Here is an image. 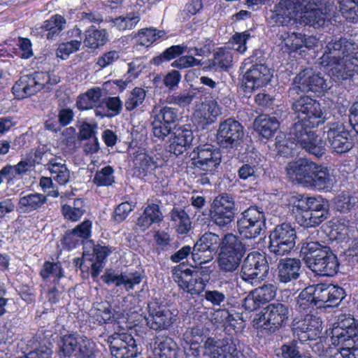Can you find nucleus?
Segmentation results:
<instances>
[{"label":"nucleus","instance_id":"obj_1","mask_svg":"<svg viewBox=\"0 0 358 358\" xmlns=\"http://www.w3.org/2000/svg\"><path fill=\"white\" fill-rule=\"evenodd\" d=\"M320 64L331 68V75L338 80L358 73V45L344 38L328 41Z\"/></svg>","mask_w":358,"mask_h":358},{"label":"nucleus","instance_id":"obj_2","mask_svg":"<svg viewBox=\"0 0 358 358\" xmlns=\"http://www.w3.org/2000/svg\"><path fill=\"white\" fill-rule=\"evenodd\" d=\"M343 288L334 285L317 284L306 287L296 298L299 316L313 314L315 308L336 306L344 297Z\"/></svg>","mask_w":358,"mask_h":358},{"label":"nucleus","instance_id":"obj_3","mask_svg":"<svg viewBox=\"0 0 358 358\" xmlns=\"http://www.w3.org/2000/svg\"><path fill=\"white\" fill-rule=\"evenodd\" d=\"M286 171L290 180L307 187L327 189L334 182V176L327 167L303 159L289 163Z\"/></svg>","mask_w":358,"mask_h":358},{"label":"nucleus","instance_id":"obj_4","mask_svg":"<svg viewBox=\"0 0 358 358\" xmlns=\"http://www.w3.org/2000/svg\"><path fill=\"white\" fill-rule=\"evenodd\" d=\"M300 255L307 266L318 275L333 276L338 271L337 257L330 248L312 241L310 237L302 240Z\"/></svg>","mask_w":358,"mask_h":358},{"label":"nucleus","instance_id":"obj_5","mask_svg":"<svg viewBox=\"0 0 358 358\" xmlns=\"http://www.w3.org/2000/svg\"><path fill=\"white\" fill-rule=\"evenodd\" d=\"M331 344L339 347L343 358H358V326L353 318H347L334 326L329 333Z\"/></svg>","mask_w":358,"mask_h":358},{"label":"nucleus","instance_id":"obj_6","mask_svg":"<svg viewBox=\"0 0 358 358\" xmlns=\"http://www.w3.org/2000/svg\"><path fill=\"white\" fill-rule=\"evenodd\" d=\"M294 121L289 128V139L296 141L311 155L317 157L323 155L325 152L324 143L315 130V128L320 124H313L308 121L301 120H294Z\"/></svg>","mask_w":358,"mask_h":358},{"label":"nucleus","instance_id":"obj_7","mask_svg":"<svg viewBox=\"0 0 358 358\" xmlns=\"http://www.w3.org/2000/svg\"><path fill=\"white\" fill-rule=\"evenodd\" d=\"M59 81L57 76L51 77L47 72H34L21 76L13 85V93L17 99H22L36 94L43 87L49 90V85H55Z\"/></svg>","mask_w":358,"mask_h":358},{"label":"nucleus","instance_id":"obj_8","mask_svg":"<svg viewBox=\"0 0 358 358\" xmlns=\"http://www.w3.org/2000/svg\"><path fill=\"white\" fill-rule=\"evenodd\" d=\"M289 315V307L282 303H272L256 314L253 322L257 328L268 333L275 332L285 326Z\"/></svg>","mask_w":358,"mask_h":358},{"label":"nucleus","instance_id":"obj_9","mask_svg":"<svg viewBox=\"0 0 358 358\" xmlns=\"http://www.w3.org/2000/svg\"><path fill=\"white\" fill-rule=\"evenodd\" d=\"M172 275L179 287L192 295L201 293L209 280V276L202 275L200 270H192L184 264L175 266L172 269Z\"/></svg>","mask_w":358,"mask_h":358},{"label":"nucleus","instance_id":"obj_10","mask_svg":"<svg viewBox=\"0 0 358 358\" xmlns=\"http://www.w3.org/2000/svg\"><path fill=\"white\" fill-rule=\"evenodd\" d=\"M266 217L263 209L250 206L245 210L237 220V230L244 239H255L259 236L265 226Z\"/></svg>","mask_w":358,"mask_h":358},{"label":"nucleus","instance_id":"obj_11","mask_svg":"<svg viewBox=\"0 0 358 358\" xmlns=\"http://www.w3.org/2000/svg\"><path fill=\"white\" fill-rule=\"evenodd\" d=\"M235 201L228 194L216 196L210 210V221L221 229H229L234 222L236 214Z\"/></svg>","mask_w":358,"mask_h":358},{"label":"nucleus","instance_id":"obj_12","mask_svg":"<svg viewBox=\"0 0 358 358\" xmlns=\"http://www.w3.org/2000/svg\"><path fill=\"white\" fill-rule=\"evenodd\" d=\"M294 120L308 121L313 124H323L325 115L318 101L310 96L303 95L295 99L292 104Z\"/></svg>","mask_w":358,"mask_h":358},{"label":"nucleus","instance_id":"obj_13","mask_svg":"<svg viewBox=\"0 0 358 358\" xmlns=\"http://www.w3.org/2000/svg\"><path fill=\"white\" fill-rule=\"evenodd\" d=\"M296 234L290 223L277 225L269 235V251L276 256L291 252L296 243Z\"/></svg>","mask_w":358,"mask_h":358},{"label":"nucleus","instance_id":"obj_14","mask_svg":"<svg viewBox=\"0 0 358 358\" xmlns=\"http://www.w3.org/2000/svg\"><path fill=\"white\" fill-rule=\"evenodd\" d=\"M307 5V0H280L274 5L270 20L278 26L294 24Z\"/></svg>","mask_w":358,"mask_h":358},{"label":"nucleus","instance_id":"obj_15","mask_svg":"<svg viewBox=\"0 0 358 358\" xmlns=\"http://www.w3.org/2000/svg\"><path fill=\"white\" fill-rule=\"evenodd\" d=\"M328 88L326 80L320 73L312 69H306L294 78L292 86L289 90V95L294 99V96L299 92L322 94Z\"/></svg>","mask_w":358,"mask_h":358},{"label":"nucleus","instance_id":"obj_16","mask_svg":"<svg viewBox=\"0 0 358 358\" xmlns=\"http://www.w3.org/2000/svg\"><path fill=\"white\" fill-rule=\"evenodd\" d=\"M268 270L269 266L265 256L259 252H252L244 259L240 275L244 281L257 285L264 280Z\"/></svg>","mask_w":358,"mask_h":358},{"label":"nucleus","instance_id":"obj_17","mask_svg":"<svg viewBox=\"0 0 358 358\" xmlns=\"http://www.w3.org/2000/svg\"><path fill=\"white\" fill-rule=\"evenodd\" d=\"M192 155V164L196 169L210 176L218 172L222 155L217 149L206 144L194 149Z\"/></svg>","mask_w":358,"mask_h":358},{"label":"nucleus","instance_id":"obj_18","mask_svg":"<svg viewBox=\"0 0 358 358\" xmlns=\"http://www.w3.org/2000/svg\"><path fill=\"white\" fill-rule=\"evenodd\" d=\"M327 142L334 152L342 154L353 147V139L350 131L341 122H330L325 127Z\"/></svg>","mask_w":358,"mask_h":358},{"label":"nucleus","instance_id":"obj_19","mask_svg":"<svg viewBox=\"0 0 358 358\" xmlns=\"http://www.w3.org/2000/svg\"><path fill=\"white\" fill-rule=\"evenodd\" d=\"M322 322L313 314L296 316L292 322V331L295 338L301 343L308 340H315L320 336Z\"/></svg>","mask_w":358,"mask_h":358},{"label":"nucleus","instance_id":"obj_20","mask_svg":"<svg viewBox=\"0 0 358 358\" xmlns=\"http://www.w3.org/2000/svg\"><path fill=\"white\" fill-rule=\"evenodd\" d=\"M243 136V126L233 118L222 122L217 131V143L224 148L237 147L241 144Z\"/></svg>","mask_w":358,"mask_h":358},{"label":"nucleus","instance_id":"obj_21","mask_svg":"<svg viewBox=\"0 0 358 358\" xmlns=\"http://www.w3.org/2000/svg\"><path fill=\"white\" fill-rule=\"evenodd\" d=\"M112 358H134L138 353L136 341L129 334H114L108 338Z\"/></svg>","mask_w":358,"mask_h":358},{"label":"nucleus","instance_id":"obj_22","mask_svg":"<svg viewBox=\"0 0 358 358\" xmlns=\"http://www.w3.org/2000/svg\"><path fill=\"white\" fill-rule=\"evenodd\" d=\"M203 355L209 358H239L236 345L229 338H208L203 345Z\"/></svg>","mask_w":358,"mask_h":358},{"label":"nucleus","instance_id":"obj_23","mask_svg":"<svg viewBox=\"0 0 358 358\" xmlns=\"http://www.w3.org/2000/svg\"><path fill=\"white\" fill-rule=\"evenodd\" d=\"M149 315L145 318L147 325L153 330L168 329L176 321V315L165 306L156 303L148 305Z\"/></svg>","mask_w":358,"mask_h":358},{"label":"nucleus","instance_id":"obj_24","mask_svg":"<svg viewBox=\"0 0 358 358\" xmlns=\"http://www.w3.org/2000/svg\"><path fill=\"white\" fill-rule=\"evenodd\" d=\"M101 278L108 285L122 287L127 292H129L141 282L143 275L139 271H126L120 274L114 272L106 273Z\"/></svg>","mask_w":358,"mask_h":358},{"label":"nucleus","instance_id":"obj_25","mask_svg":"<svg viewBox=\"0 0 358 358\" xmlns=\"http://www.w3.org/2000/svg\"><path fill=\"white\" fill-rule=\"evenodd\" d=\"M273 77L271 70L266 65L254 64L245 73V87L255 89L267 85Z\"/></svg>","mask_w":358,"mask_h":358},{"label":"nucleus","instance_id":"obj_26","mask_svg":"<svg viewBox=\"0 0 358 358\" xmlns=\"http://www.w3.org/2000/svg\"><path fill=\"white\" fill-rule=\"evenodd\" d=\"M322 0H307V6L299 13L300 23L313 27H320L324 24L327 13L318 8Z\"/></svg>","mask_w":358,"mask_h":358},{"label":"nucleus","instance_id":"obj_27","mask_svg":"<svg viewBox=\"0 0 358 358\" xmlns=\"http://www.w3.org/2000/svg\"><path fill=\"white\" fill-rule=\"evenodd\" d=\"M193 139L192 131L189 127H180L173 132L166 150L176 156L182 155L191 145Z\"/></svg>","mask_w":358,"mask_h":358},{"label":"nucleus","instance_id":"obj_28","mask_svg":"<svg viewBox=\"0 0 358 358\" xmlns=\"http://www.w3.org/2000/svg\"><path fill=\"white\" fill-rule=\"evenodd\" d=\"M301 272V262L296 258L280 259L277 268V278L282 283H288L298 279Z\"/></svg>","mask_w":358,"mask_h":358},{"label":"nucleus","instance_id":"obj_29","mask_svg":"<svg viewBox=\"0 0 358 358\" xmlns=\"http://www.w3.org/2000/svg\"><path fill=\"white\" fill-rule=\"evenodd\" d=\"M192 51H194V55L196 56H204L206 50L205 48L196 41L190 40L187 43H184L180 45H172L166 48L162 54L161 57L164 60L169 61L173 59L178 56L181 55L184 52L192 54Z\"/></svg>","mask_w":358,"mask_h":358},{"label":"nucleus","instance_id":"obj_30","mask_svg":"<svg viewBox=\"0 0 358 358\" xmlns=\"http://www.w3.org/2000/svg\"><path fill=\"white\" fill-rule=\"evenodd\" d=\"M220 113L219 106L215 101L202 103L195 110L194 116L203 127L213 123Z\"/></svg>","mask_w":358,"mask_h":358},{"label":"nucleus","instance_id":"obj_31","mask_svg":"<svg viewBox=\"0 0 358 358\" xmlns=\"http://www.w3.org/2000/svg\"><path fill=\"white\" fill-rule=\"evenodd\" d=\"M47 202V196L40 193L21 194L17 210L21 213H30L40 209Z\"/></svg>","mask_w":358,"mask_h":358},{"label":"nucleus","instance_id":"obj_32","mask_svg":"<svg viewBox=\"0 0 358 358\" xmlns=\"http://www.w3.org/2000/svg\"><path fill=\"white\" fill-rule=\"evenodd\" d=\"M66 24V19L61 15L56 14L43 22L41 27V33L47 39L52 40L59 36L65 29Z\"/></svg>","mask_w":358,"mask_h":358},{"label":"nucleus","instance_id":"obj_33","mask_svg":"<svg viewBox=\"0 0 358 358\" xmlns=\"http://www.w3.org/2000/svg\"><path fill=\"white\" fill-rule=\"evenodd\" d=\"M252 155L255 157L250 156L247 162L240 166L238 170V176L241 180L255 181L261 174L259 155L257 152H253Z\"/></svg>","mask_w":358,"mask_h":358},{"label":"nucleus","instance_id":"obj_34","mask_svg":"<svg viewBox=\"0 0 358 358\" xmlns=\"http://www.w3.org/2000/svg\"><path fill=\"white\" fill-rule=\"evenodd\" d=\"M83 336L69 334L61 337L58 342V355L60 357H75Z\"/></svg>","mask_w":358,"mask_h":358},{"label":"nucleus","instance_id":"obj_35","mask_svg":"<svg viewBox=\"0 0 358 358\" xmlns=\"http://www.w3.org/2000/svg\"><path fill=\"white\" fill-rule=\"evenodd\" d=\"M49 171L51 177L61 185H65L70 182L71 171L67 167L65 160L57 157L55 160L50 161Z\"/></svg>","mask_w":358,"mask_h":358},{"label":"nucleus","instance_id":"obj_36","mask_svg":"<svg viewBox=\"0 0 358 358\" xmlns=\"http://www.w3.org/2000/svg\"><path fill=\"white\" fill-rule=\"evenodd\" d=\"M220 253L236 255L243 257L246 250L241 241L234 234L229 233L221 239Z\"/></svg>","mask_w":358,"mask_h":358},{"label":"nucleus","instance_id":"obj_37","mask_svg":"<svg viewBox=\"0 0 358 358\" xmlns=\"http://www.w3.org/2000/svg\"><path fill=\"white\" fill-rule=\"evenodd\" d=\"M176 342L169 336H156L154 339V353L159 358H176Z\"/></svg>","mask_w":358,"mask_h":358},{"label":"nucleus","instance_id":"obj_38","mask_svg":"<svg viewBox=\"0 0 358 358\" xmlns=\"http://www.w3.org/2000/svg\"><path fill=\"white\" fill-rule=\"evenodd\" d=\"M255 129L264 138H271L278 130L280 126L279 121L274 116L262 115L258 116L255 122Z\"/></svg>","mask_w":358,"mask_h":358},{"label":"nucleus","instance_id":"obj_39","mask_svg":"<svg viewBox=\"0 0 358 358\" xmlns=\"http://www.w3.org/2000/svg\"><path fill=\"white\" fill-rule=\"evenodd\" d=\"M163 215L157 204L148 205L143 214L138 217L136 224L142 230L148 229L152 224H158L162 221Z\"/></svg>","mask_w":358,"mask_h":358},{"label":"nucleus","instance_id":"obj_40","mask_svg":"<svg viewBox=\"0 0 358 358\" xmlns=\"http://www.w3.org/2000/svg\"><path fill=\"white\" fill-rule=\"evenodd\" d=\"M173 227L180 234H187L192 228V222L187 212L180 208L174 207L169 213Z\"/></svg>","mask_w":358,"mask_h":358},{"label":"nucleus","instance_id":"obj_41","mask_svg":"<svg viewBox=\"0 0 358 358\" xmlns=\"http://www.w3.org/2000/svg\"><path fill=\"white\" fill-rule=\"evenodd\" d=\"M87 206L83 199H76L71 203L62 206V213L64 218L71 222L78 221L87 212Z\"/></svg>","mask_w":358,"mask_h":358},{"label":"nucleus","instance_id":"obj_42","mask_svg":"<svg viewBox=\"0 0 358 358\" xmlns=\"http://www.w3.org/2000/svg\"><path fill=\"white\" fill-rule=\"evenodd\" d=\"M101 96L102 91L100 88H91L78 97L77 107L82 110L92 109L101 103Z\"/></svg>","mask_w":358,"mask_h":358},{"label":"nucleus","instance_id":"obj_43","mask_svg":"<svg viewBox=\"0 0 358 358\" xmlns=\"http://www.w3.org/2000/svg\"><path fill=\"white\" fill-rule=\"evenodd\" d=\"M152 117L173 127L178 119V111L167 106H155Z\"/></svg>","mask_w":358,"mask_h":358},{"label":"nucleus","instance_id":"obj_44","mask_svg":"<svg viewBox=\"0 0 358 358\" xmlns=\"http://www.w3.org/2000/svg\"><path fill=\"white\" fill-rule=\"evenodd\" d=\"M281 50L286 52H294L303 48V34L296 32H285L280 37Z\"/></svg>","mask_w":358,"mask_h":358},{"label":"nucleus","instance_id":"obj_45","mask_svg":"<svg viewBox=\"0 0 358 358\" xmlns=\"http://www.w3.org/2000/svg\"><path fill=\"white\" fill-rule=\"evenodd\" d=\"M141 20L140 15L138 13H130L125 16H120L113 19L109 17L106 19L107 22H110L112 26L115 27L119 31L130 30L134 28Z\"/></svg>","mask_w":358,"mask_h":358},{"label":"nucleus","instance_id":"obj_46","mask_svg":"<svg viewBox=\"0 0 358 358\" xmlns=\"http://www.w3.org/2000/svg\"><path fill=\"white\" fill-rule=\"evenodd\" d=\"M134 164L140 176H145L152 173L158 166L157 160L145 153H141L136 156Z\"/></svg>","mask_w":358,"mask_h":358},{"label":"nucleus","instance_id":"obj_47","mask_svg":"<svg viewBox=\"0 0 358 358\" xmlns=\"http://www.w3.org/2000/svg\"><path fill=\"white\" fill-rule=\"evenodd\" d=\"M165 35L166 32L164 30H158L150 27L140 29L135 37L141 45L148 47L158 39L163 38Z\"/></svg>","mask_w":358,"mask_h":358},{"label":"nucleus","instance_id":"obj_48","mask_svg":"<svg viewBox=\"0 0 358 358\" xmlns=\"http://www.w3.org/2000/svg\"><path fill=\"white\" fill-rule=\"evenodd\" d=\"M108 41V32L106 29L88 30L86 31L85 45L91 49H96L103 45Z\"/></svg>","mask_w":358,"mask_h":358},{"label":"nucleus","instance_id":"obj_49","mask_svg":"<svg viewBox=\"0 0 358 358\" xmlns=\"http://www.w3.org/2000/svg\"><path fill=\"white\" fill-rule=\"evenodd\" d=\"M242 257L236 255H229L224 253L219 254L217 259L220 270L224 273H233L240 266Z\"/></svg>","mask_w":358,"mask_h":358},{"label":"nucleus","instance_id":"obj_50","mask_svg":"<svg viewBox=\"0 0 358 358\" xmlns=\"http://www.w3.org/2000/svg\"><path fill=\"white\" fill-rule=\"evenodd\" d=\"M92 229V222L86 220H84L81 224L76 226L71 232L65 238L64 241L66 243L73 241V247L76 245V243L78 242L77 238H87L91 235Z\"/></svg>","mask_w":358,"mask_h":358},{"label":"nucleus","instance_id":"obj_51","mask_svg":"<svg viewBox=\"0 0 358 358\" xmlns=\"http://www.w3.org/2000/svg\"><path fill=\"white\" fill-rule=\"evenodd\" d=\"M343 16L352 22H358V0H338Z\"/></svg>","mask_w":358,"mask_h":358},{"label":"nucleus","instance_id":"obj_52","mask_svg":"<svg viewBox=\"0 0 358 358\" xmlns=\"http://www.w3.org/2000/svg\"><path fill=\"white\" fill-rule=\"evenodd\" d=\"M231 62L232 55L231 52L221 48L214 53L210 66L215 69L227 70L231 65Z\"/></svg>","mask_w":358,"mask_h":358},{"label":"nucleus","instance_id":"obj_53","mask_svg":"<svg viewBox=\"0 0 358 358\" xmlns=\"http://www.w3.org/2000/svg\"><path fill=\"white\" fill-rule=\"evenodd\" d=\"M33 162L30 159L21 160L16 165L12 166L10 164L6 165L7 169H5V173L7 175H10L13 182L15 180H20L22 176L29 169L33 166Z\"/></svg>","mask_w":358,"mask_h":358},{"label":"nucleus","instance_id":"obj_54","mask_svg":"<svg viewBox=\"0 0 358 358\" xmlns=\"http://www.w3.org/2000/svg\"><path fill=\"white\" fill-rule=\"evenodd\" d=\"M76 358H96L94 343L86 336H83L75 355Z\"/></svg>","mask_w":358,"mask_h":358},{"label":"nucleus","instance_id":"obj_55","mask_svg":"<svg viewBox=\"0 0 358 358\" xmlns=\"http://www.w3.org/2000/svg\"><path fill=\"white\" fill-rule=\"evenodd\" d=\"M145 96L146 92L143 88L135 87L133 89L125 101L126 110L131 111L142 105Z\"/></svg>","mask_w":358,"mask_h":358},{"label":"nucleus","instance_id":"obj_56","mask_svg":"<svg viewBox=\"0 0 358 358\" xmlns=\"http://www.w3.org/2000/svg\"><path fill=\"white\" fill-rule=\"evenodd\" d=\"M214 255L215 252L196 243L192 250V258L195 263V266L210 262L213 260Z\"/></svg>","mask_w":358,"mask_h":358},{"label":"nucleus","instance_id":"obj_57","mask_svg":"<svg viewBox=\"0 0 358 358\" xmlns=\"http://www.w3.org/2000/svg\"><path fill=\"white\" fill-rule=\"evenodd\" d=\"M220 242L221 239L217 234L206 232L199 238L196 244L215 253L217 248H220Z\"/></svg>","mask_w":358,"mask_h":358},{"label":"nucleus","instance_id":"obj_58","mask_svg":"<svg viewBox=\"0 0 358 358\" xmlns=\"http://www.w3.org/2000/svg\"><path fill=\"white\" fill-rule=\"evenodd\" d=\"M114 170L110 166L102 168L97 171L93 178V182L97 186H109L115 182Z\"/></svg>","mask_w":358,"mask_h":358},{"label":"nucleus","instance_id":"obj_59","mask_svg":"<svg viewBox=\"0 0 358 358\" xmlns=\"http://www.w3.org/2000/svg\"><path fill=\"white\" fill-rule=\"evenodd\" d=\"M296 214V221L301 226L306 227H314L321 223V219L318 215H314L311 210L299 211Z\"/></svg>","mask_w":358,"mask_h":358},{"label":"nucleus","instance_id":"obj_60","mask_svg":"<svg viewBox=\"0 0 358 358\" xmlns=\"http://www.w3.org/2000/svg\"><path fill=\"white\" fill-rule=\"evenodd\" d=\"M80 47V40L78 39L62 43L59 45L56 50L57 57L62 59H66L71 54L78 51Z\"/></svg>","mask_w":358,"mask_h":358},{"label":"nucleus","instance_id":"obj_61","mask_svg":"<svg viewBox=\"0 0 358 358\" xmlns=\"http://www.w3.org/2000/svg\"><path fill=\"white\" fill-rule=\"evenodd\" d=\"M357 201V199L356 197L348 194H341L335 198L334 203L338 211L346 213L353 208Z\"/></svg>","mask_w":358,"mask_h":358},{"label":"nucleus","instance_id":"obj_62","mask_svg":"<svg viewBox=\"0 0 358 358\" xmlns=\"http://www.w3.org/2000/svg\"><path fill=\"white\" fill-rule=\"evenodd\" d=\"M41 275L43 279L55 278L59 279L63 276V271L61 264L46 262L44 263L41 271Z\"/></svg>","mask_w":358,"mask_h":358},{"label":"nucleus","instance_id":"obj_63","mask_svg":"<svg viewBox=\"0 0 358 358\" xmlns=\"http://www.w3.org/2000/svg\"><path fill=\"white\" fill-rule=\"evenodd\" d=\"M113 313L109 307L94 308L90 310V320L93 323H106L110 320Z\"/></svg>","mask_w":358,"mask_h":358},{"label":"nucleus","instance_id":"obj_64","mask_svg":"<svg viewBox=\"0 0 358 358\" xmlns=\"http://www.w3.org/2000/svg\"><path fill=\"white\" fill-rule=\"evenodd\" d=\"M195 93L193 91H183L182 92L169 96L167 98L169 103L178 105L180 107H185L189 106L194 98Z\"/></svg>","mask_w":358,"mask_h":358}]
</instances>
